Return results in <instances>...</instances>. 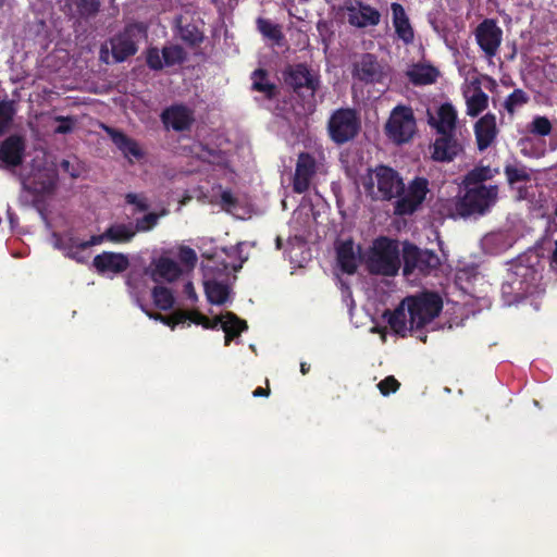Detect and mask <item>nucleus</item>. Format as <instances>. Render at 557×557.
Instances as JSON below:
<instances>
[{
    "instance_id": "dca6fc26",
    "label": "nucleus",
    "mask_w": 557,
    "mask_h": 557,
    "mask_svg": "<svg viewBox=\"0 0 557 557\" xmlns=\"http://www.w3.org/2000/svg\"><path fill=\"white\" fill-rule=\"evenodd\" d=\"M432 148V159L436 162H451L463 150L456 134H437Z\"/></svg>"
},
{
    "instance_id": "49530a36",
    "label": "nucleus",
    "mask_w": 557,
    "mask_h": 557,
    "mask_svg": "<svg viewBox=\"0 0 557 557\" xmlns=\"http://www.w3.org/2000/svg\"><path fill=\"white\" fill-rule=\"evenodd\" d=\"M178 259L181 263H183L189 269H194L198 260L196 251L188 246L180 247Z\"/></svg>"
},
{
    "instance_id": "0e129e2a",
    "label": "nucleus",
    "mask_w": 557,
    "mask_h": 557,
    "mask_svg": "<svg viewBox=\"0 0 557 557\" xmlns=\"http://www.w3.org/2000/svg\"><path fill=\"white\" fill-rule=\"evenodd\" d=\"M554 214H555V216H557V203H556V207L554 209Z\"/></svg>"
},
{
    "instance_id": "20e7f679",
    "label": "nucleus",
    "mask_w": 557,
    "mask_h": 557,
    "mask_svg": "<svg viewBox=\"0 0 557 557\" xmlns=\"http://www.w3.org/2000/svg\"><path fill=\"white\" fill-rule=\"evenodd\" d=\"M409 313L410 331H420L440 315L443 300L435 292H422L403 300Z\"/></svg>"
},
{
    "instance_id": "de8ad7c7",
    "label": "nucleus",
    "mask_w": 557,
    "mask_h": 557,
    "mask_svg": "<svg viewBox=\"0 0 557 557\" xmlns=\"http://www.w3.org/2000/svg\"><path fill=\"white\" fill-rule=\"evenodd\" d=\"M399 387L400 383L393 375L386 376L377 384V388L383 396H388L392 393H396Z\"/></svg>"
},
{
    "instance_id": "1a4fd4ad",
    "label": "nucleus",
    "mask_w": 557,
    "mask_h": 557,
    "mask_svg": "<svg viewBox=\"0 0 557 557\" xmlns=\"http://www.w3.org/2000/svg\"><path fill=\"white\" fill-rule=\"evenodd\" d=\"M359 129L360 122L352 109H338L329 121L330 136L338 145L354 139Z\"/></svg>"
},
{
    "instance_id": "393cba45",
    "label": "nucleus",
    "mask_w": 557,
    "mask_h": 557,
    "mask_svg": "<svg viewBox=\"0 0 557 557\" xmlns=\"http://www.w3.org/2000/svg\"><path fill=\"white\" fill-rule=\"evenodd\" d=\"M409 82L414 86L431 85L436 82L440 72L430 64L417 63L407 71Z\"/></svg>"
},
{
    "instance_id": "864d4df0",
    "label": "nucleus",
    "mask_w": 557,
    "mask_h": 557,
    "mask_svg": "<svg viewBox=\"0 0 557 557\" xmlns=\"http://www.w3.org/2000/svg\"><path fill=\"white\" fill-rule=\"evenodd\" d=\"M126 202L135 205L138 211H146L149 208L148 203L144 200L138 199L137 195L135 194H127Z\"/></svg>"
},
{
    "instance_id": "c03bdc74",
    "label": "nucleus",
    "mask_w": 557,
    "mask_h": 557,
    "mask_svg": "<svg viewBox=\"0 0 557 557\" xmlns=\"http://www.w3.org/2000/svg\"><path fill=\"white\" fill-rule=\"evenodd\" d=\"M14 114V109L11 102H0V136L4 134L9 127Z\"/></svg>"
},
{
    "instance_id": "13d9d810",
    "label": "nucleus",
    "mask_w": 557,
    "mask_h": 557,
    "mask_svg": "<svg viewBox=\"0 0 557 557\" xmlns=\"http://www.w3.org/2000/svg\"><path fill=\"white\" fill-rule=\"evenodd\" d=\"M550 264L554 269L557 270V240L555 242V249L552 253Z\"/></svg>"
},
{
    "instance_id": "cd10ccee",
    "label": "nucleus",
    "mask_w": 557,
    "mask_h": 557,
    "mask_svg": "<svg viewBox=\"0 0 557 557\" xmlns=\"http://www.w3.org/2000/svg\"><path fill=\"white\" fill-rule=\"evenodd\" d=\"M251 89L258 92H262L269 100L276 98L278 90L274 83L268 79V72L264 69H257L251 73Z\"/></svg>"
},
{
    "instance_id": "f257e3e1",
    "label": "nucleus",
    "mask_w": 557,
    "mask_h": 557,
    "mask_svg": "<svg viewBox=\"0 0 557 557\" xmlns=\"http://www.w3.org/2000/svg\"><path fill=\"white\" fill-rule=\"evenodd\" d=\"M362 185L367 195L372 200L391 201L394 203V213L399 216L410 215L416 212L426 198L429 181L417 176L409 182L408 187L400 174L393 168L379 164L369 170Z\"/></svg>"
},
{
    "instance_id": "72a5a7b5",
    "label": "nucleus",
    "mask_w": 557,
    "mask_h": 557,
    "mask_svg": "<svg viewBox=\"0 0 557 557\" xmlns=\"http://www.w3.org/2000/svg\"><path fill=\"white\" fill-rule=\"evenodd\" d=\"M181 39L189 47H198L205 39L203 33L193 23L180 27Z\"/></svg>"
},
{
    "instance_id": "39448f33",
    "label": "nucleus",
    "mask_w": 557,
    "mask_h": 557,
    "mask_svg": "<svg viewBox=\"0 0 557 557\" xmlns=\"http://www.w3.org/2000/svg\"><path fill=\"white\" fill-rule=\"evenodd\" d=\"M283 77L286 86L300 97H314L321 87L320 74L312 71L306 63L286 66Z\"/></svg>"
},
{
    "instance_id": "680f3d73",
    "label": "nucleus",
    "mask_w": 557,
    "mask_h": 557,
    "mask_svg": "<svg viewBox=\"0 0 557 557\" xmlns=\"http://www.w3.org/2000/svg\"><path fill=\"white\" fill-rule=\"evenodd\" d=\"M69 165H70V162H69V161H63V162H62V166H63V168H67Z\"/></svg>"
},
{
    "instance_id": "e433bc0d",
    "label": "nucleus",
    "mask_w": 557,
    "mask_h": 557,
    "mask_svg": "<svg viewBox=\"0 0 557 557\" xmlns=\"http://www.w3.org/2000/svg\"><path fill=\"white\" fill-rule=\"evenodd\" d=\"M553 125L548 117L536 115L528 125V132L534 136L545 137L552 133Z\"/></svg>"
},
{
    "instance_id": "c756f323",
    "label": "nucleus",
    "mask_w": 557,
    "mask_h": 557,
    "mask_svg": "<svg viewBox=\"0 0 557 557\" xmlns=\"http://www.w3.org/2000/svg\"><path fill=\"white\" fill-rule=\"evenodd\" d=\"M407 307L403 305V301L399 304L394 311H386L384 315H387V322L391 329L400 336H406L407 331H410V326H407Z\"/></svg>"
},
{
    "instance_id": "9d476101",
    "label": "nucleus",
    "mask_w": 557,
    "mask_h": 557,
    "mask_svg": "<svg viewBox=\"0 0 557 557\" xmlns=\"http://www.w3.org/2000/svg\"><path fill=\"white\" fill-rule=\"evenodd\" d=\"M385 131L388 138L396 144L409 141L416 131V120L411 109L395 108L385 125Z\"/></svg>"
},
{
    "instance_id": "6ab92c4d",
    "label": "nucleus",
    "mask_w": 557,
    "mask_h": 557,
    "mask_svg": "<svg viewBox=\"0 0 557 557\" xmlns=\"http://www.w3.org/2000/svg\"><path fill=\"white\" fill-rule=\"evenodd\" d=\"M358 8L349 5L346 8L348 13V23L352 26L363 28L367 26H376L380 23V12L361 1H358Z\"/></svg>"
},
{
    "instance_id": "473e14b6",
    "label": "nucleus",
    "mask_w": 557,
    "mask_h": 557,
    "mask_svg": "<svg viewBox=\"0 0 557 557\" xmlns=\"http://www.w3.org/2000/svg\"><path fill=\"white\" fill-rule=\"evenodd\" d=\"M69 5L74 8L75 13L78 17L89 18L97 15L100 10L99 0H67Z\"/></svg>"
},
{
    "instance_id": "a878e982",
    "label": "nucleus",
    "mask_w": 557,
    "mask_h": 557,
    "mask_svg": "<svg viewBox=\"0 0 557 557\" xmlns=\"http://www.w3.org/2000/svg\"><path fill=\"white\" fill-rule=\"evenodd\" d=\"M153 264L152 278L154 281L162 278L168 282H174L183 272L178 263L168 257H160Z\"/></svg>"
},
{
    "instance_id": "f8f14e48",
    "label": "nucleus",
    "mask_w": 557,
    "mask_h": 557,
    "mask_svg": "<svg viewBox=\"0 0 557 557\" xmlns=\"http://www.w3.org/2000/svg\"><path fill=\"white\" fill-rule=\"evenodd\" d=\"M351 75L354 79L363 84H377L383 82L385 71L376 55L362 53L360 58L352 63Z\"/></svg>"
},
{
    "instance_id": "6e6d98bb",
    "label": "nucleus",
    "mask_w": 557,
    "mask_h": 557,
    "mask_svg": "<svg viewBox=\"0 0 557 557\" xmlns=\"http://www.w3.org/2000/svg\"><path fill=\"white\" fill-rule=\"evenodd\" d=\"M184 293L187 296V298L190 299L191 301L197 300V294H196L195 287L191 282H187L184 285Z\"/></svg>"
},
{
    "instance_id": "412c9836",
    "label": "nucleus",
    "mask_w": 557,
    "mask_h": 557,
    "mask_svg": "<svg viewBox=\"0 0 557 557\" xmlns=\"http://www.w3.org/2000/svg\"><path fill=\"white\" fill-rule=\"evenodd\" d=\"M391 10L393 15V25L398 38L406 45L411 44L414 39V32L404 7L398 2H393L391 4Z\"/></svg>"
},
{
    "instance_id": "a211bd4d",
    "label": "nucleus",
    "mask_w": 557,
    "mask_h": 557,
    "mask_svg": "<svg viewBox=\"0 0 557 557\" xmlns=\"http://www.w3.org/2000/svg\"><path fill=\"white\" fill-rule=\"evenodd\" d=\"M498 129L495 114L488 112L474 124L476 146L480 151L486 150L496 139Z\"/></svg>"
},
{
    "instance_id": "37998d69",
    "label": "nucleus",
    "mask_w": 557,
    "mask_h": 557,
    "mask_svg": "<svg viewBox=\"0 0 557 557\" xmlns=\"http://www.w3.org/2000/svg\"><path fill=\"white\" fill-rule=\"evenodd\" d=\"M53 120L59 123L54 128V134L60 135L71 134L77 124V120L74 116L57 115Z\"/></svg>"
},
{
    "instance_id": "f704fd0d",
    "label": "nucleus",
    "mask_w": 557,
    "mask_h": 557,
    "mask_svg": "<svg viewBox=\"0 0 557 557\" xmlns=\"http://www.w3.org/2000/svg\"><path fill=\"white\" fill-rule=\"evenodd\" d=\"M153 304L161 310H170L174 305V296L168 287L154 286L151 292Z\"/></svg>"
},
{
    "instance_id": "4468645a",
    "label": "nucleus",
    "mask_w": 557,
    "mask_h": 557,
    "mask_svg": "<svg viewBox=\"0 0 557 557\" xmlns=\"http://www.w3.org/2000/svg\"><path fill=\"white\" fill-rule=\"evenodd\" d=\"M317 172V162L309 152L298 154L295 174L293 178V190L296 194L306 193L311 184V180Z\"/></svg>"
},
{
    "instance_id": "79ce46f5",
    "label": "nucleus",
    "mask_w": 557,
    "mask_h": 557,
    "mask_svg": "<svg viewBox=\"0 0 557 557\" xmlns=\"http://www.w3.org/2000/svg\"><path fill=\"white\" fill-rule=\"evenodd\" d=\"M148 315L154 320L161 321L165 325L170 326L172 330H174L175 326L178 324L186 323V318H187L186 314L182 313V310L175 311L171 315H162L161 313H154V314H148Z\"/></svg>"
},
{
    "instance_id": "423d86ee",
    "label": "nucleus",
    "mask_w": 557,
    "mask_h": 557,
    "mask_svg": "<svg viewBox=\"0 0 557 557\" xmlns=\"http://www.w3.org/2000/svg\"><path fill=\"white\" fill-rule=\"evenodd\" d=\"M536 272L533 268L516 264L502 284V294L508 304L519 302L532 293Z\"/></svg>"
},
{
    "instance_id": "b1692460",
    "label": "nucleus",
    "mask_w": 557,
    "mask_h": 557,
    "mask_svg": "<svg viewBox=\"0 0 557 557\" xmlns=\"http://www.w3.org/2000/svg\"><path fill=\"white\" fill-rule=\"evenodd\" d=\"M106 131L113 144L123 152L125 157H134L137 160L144 157V152L135 139L128 137L123 132L115 128L107 127Z\"/></svg>"
},
{
    "instance_id": "58836bf2",
    "label": "nucleus",
    "mask_w": 557,
    "mask_h": 557,
    "mask_svg": "<svg viewBox=\"0 0 557 557\" xmlns=\"http://www.w3.org/2000/svg\"><path fill=\"white\" fill-rule=\"evenodd\" d=\"M529 100L530 98L528 94L524 90L517 88L508 95L504 102V108L508 113L513 114L517 108L528 103Z\"/></svg>"
},
{
    "instance_id": "a18cd8bd",
    "label": "nucleus",
    "mask_w": 557,
    "mask_h": 557,
    "mask_svg": "<svg viewBox=\"0 0 557 557\" xmlns=\"http://www.w3.org/2000/svg\"><path fill=\"white\" fill-rule=\"evenodd\" d=\"M146 62L149 69L153 71H160L164 67V61L162 54L158 48L152 47L147 50Z\"/></svg>"
},
{
    "instance_id": "bf43d9fd",
    "label": "nucleus",
    "mask_w": 557,
    "mask_h": 557,
    "mask_svg": "<svg viewBox=\"0 0 557 557\" xmlns=\"http://www.w3.org/2000/svg\"><path fill=\"white\" fill-rule=\"evenodd\" d=\"M310 371V364L307 362L300 363V372L301 374L306 375Z\"/></svg>"
},
{
    "instance_id": "7ed1b4c3",
    "label": "nucleus",
    "mask_w": 557,
    "mask_h": 557,
    "mask_svg": "<svg viewBox=\"0 0 557 557\" xmlns=\"http://www.w3.org/2000/svg\"><path fill=\"white\" fill-rule=\"evenodd\" d=\"M497 198V185L469 186L466 187L463 196L454 201V211L462 218L484 215L496 203Z\"/></svg>"
},
{
    "instance_id": "c9c22d12",
    "label": "nucleus",
    "mask_w": 557,
    "mask_h": 557,
    "mask_svg": "<svg viewBox=\"0 0 557 557\" xmlns=\"http://www.w3.org/2000/svg\"><path fill=\"white\" fill-rule=\"evenodd\" d=\"M504 173L509 185H515L521 182L527 183L531 181V174L528 168L524 165L518 166L515 164H506L504 168Z\"/></svg>"
},
{
    "instance_id": "4c0bfd02",
    "label": "nucleus",
    "mask_w": 557,
    "mask_h": 557,
    "mask_svg": "<svg viewBox=\"0 0 557 557\" xmlns=\"http://www.w3.org/2000/svg\"><path fill=\"white\" fill-rule=\"evenodd\" d=\"M162 58L165 66L181 64L186 59V53L181 46H170L162 49Z\"/></svg>"
},
{
    "instance_id": "8fccbe9b",
    "label": "nucleus",
    "mask_w": 557,
    "mask_h": 557,
    "mask_svg": "<svg viewBox=\"0 0 557 557\" xmlns=\"http://www.w3.org/2000/svg\"><path fill=\"white\" fill-rule=\"evenodd\" d=\"M82 243L81 240H78L77 238L75 237H69L65 243H62V247L67 250L66 255L72 258V259H75L77 261H83V259L79 257V252L83 251L84 249L82 248H78L76 246H72V244H79Z\"/></svg>"
},
{
    "instance_id": "4be33fe9",
    "label": "nucleus",
    "mask_w": 557,
    "mask_h": 557,
    "mask_svg": "<svg viewBox=\"0 0 557 557\" xmlns=\"http://www.w3.org/2000/svg\"><path fill=\"white\" fill-rule=\"evenodd\" d=\"M436 129V134H456L457 111L449 102L441 104L437 110V119L430 122Z\"/></svg>"
},
{
    "instance_id": "3c124183",
    "label": "nucleus",
    "mask_w": 557,
    "mask_h": 557,
    "mask_svg": "<svg viewBox=\"0 0 557 557\" xmlns=\"http://www.w3.org/2000/svg\"><path fill=\"white\" fill-rule=\"evenodd\" d=\"M237 199L231 190H223L221 194V203L223 207L230 209L237 206Z\"/></svg>"
},
{
    "instance_id": "052dcab7",
    "label": "nucleus",
    "mask_w": 557,
    "mask_h": 557,
    "mask_svg": "<svg viewBox=\"0 0 557 557\" xmlns=\"http://www.w3.org/2000/svg\"><path fill=\"white\" fill-rule=\"evenodd\" d=\"M282 246V239L280 237L276 238V247L280 249Z\"/></svg>"
},
{
    "instance_id": "603ef678",
    "label": "nucleus",
    "mask_w": 557,
    "mask_h": 557,
    "mask_svg": "<svg viewBox=\"0 0 557 557\" xmlns=\"http://www.w3.org/2000/svg\"><path fill=\"white\" fill-rule=\"evenodd\" d=\"M183 314H186V322H193L195 324L201 325L203 321H207V317L197 310L191 311H182Z\"/></svg>"
},
{
    "instance_id": "aec40b11",
    "label": "nucleus",
    "mask_w": 557,
    "mask_h": 557,
    "mask_svg": "<svg viewBox=\"0 0 557 557\" xmlns=\"http://www.w3.org/2000/svg\"><path fill=\"white\" fill-rule=\"evenodd\" d=\"M92 265L100 274L108 272L122 273L128 268L129 261L123 253L103 251L94 258Z\"/></svg>"
},
{
    "instance_id": "69168bd1",
    "label": "nucleus",
    "mask_w": 557,
    "mask_h": 557,
    "mask_svg": "<svg viewBox=\"0 0 557 557\" xmlns=\"http://www.w3.org/2000/svg\"><path fill=\"white\" fill-rule=\"evenodd\" d=\"M4 4V0H0V8H2Z\"/></svg>"
},
{
    "instance_id": "2eb2a0df",
    "label": "nucleus",
    "mask_w": 557,
    "mask_h": 557,
    "mask_svg": "<svg viewBox=\"0 0 557 557\" xmlns=\"http://www.w3.org/2000/svg\"><path fill=\"white\" fill-rule=\"evenodd\" d=\"M25 140L18 135H11L0 145V168L14 169L23 163Z\"/></svg>"
},
{
    "instance_id": "5701e85b",
    "label": "nucleus",
    "mask_w": 557,
    "mask_h": 557,
    "mask_svg": "<svg viewBox=\"0 0 557 557\" xmlns=\"http://www.w3.org/2000/svg\"><path fill=\"white\" fill-rule=\"evenodd\" d=\"M336 259L344 273L354 274L357 271L359 258L355 251L352 239L344 240L337 245Z\"/></svg>"
},
{
    "instance_id": "f03ea898",
    "label": "nucleus",
    "mask_w": 557,
    "mask_h": 557,
    "mask_svg": "<svg viewBox=\"0 0 557 557\" xmlns=\"http://www.w3.org/2000/svg\"><path fill=\"white\" fill-rule=\"evenodd\" d=\"M401 265L398 242L387 236L375 238L369 249L367 269L371 274L394 276Z\"/></svg>"
},
{
    "instance_id": "6e6552de",
    "label": "nucleus",
    "mask_w": 557,
    "mask_h": 557,
    "mask_svg": "<svg viewBox=\"0 0 557 557\" xmlns=\"http://www.w3.org/2000/svg\"><path fill=\"white\" fill-rule=\"evenodd\" d=\"M147 37V27L144 23L127 24L124 29L111 38L112 55L116 62H124L138 51V42Z\"/></svg>"
},
{
    "instance_id": "4d7b16f0",
    "label": "nucleus",
    "mask_w": 557,
    "mask_h": 557,
    "mask_svg": "<svg viewBox=\"0 0 557 557\" xmlns=\"http://www.w3.org/2000/svg\"><path fill=\"white\" fill-rule=\"evenodd\" d=\"M269 394H270V389L268 387L267 388L257 387L252 392L253 397H267V396H269Z\"/></svg>"
},
{
    "instance_id": "09e8293b",
    "label": "nucleus",
    "mask_w": 557,
    "mask_h": 557,
    "mask_svg": "<svg viewBox=\"0 0 557 557\" xmlns=\"http://www.w3.org/2000/svg\"><path fill=\"white\" fill-rule=\"evenodd\" d=\"M258 29L262 35L272 39H276L280 36L277 26L264 18H258Z\"/></svg>"
},
{
    "instance_id": "7c9ffc66",
    "label": "nucleus",
    "mask_w": 557,
    "mask_h": 557,
    "mask_svg": "<svg viewBox=\"0 0 557 557\" xmlns=\"http://www.w3.org/2000/svg\"><path fill=\"white\" fill-rule=\"evenodd\" d=\"M205 293L210 304L223 305L228 298L230 289L224 283L209 280L205 282Z\"/></svg>"
},
{
    "instance_id": "a19ab883",
    "label": "nucleus",
    "mask_w": 557,
    "mask_h": 557,
    "mask_svg": "<svg viewBox=\"0 0 557 557\" xmlns=\"http://www.w3.org/2000/svg\"><path fill=\"white\" fill-rule=\"evenodd\" d=\"M165 213V210H162L160 213L150 212L145 214L143 218L137 219L134 226L135 232L137 233L151 231L158 224L159 219Z\"/></svg>"
},
{
    "instance_id": "ea45409f",
    "label": "nucleus",
    "mask_w": 557,
    "mask_h": 557,
    "mask_svg": "<svg viewBox=\"0 0 557 557\" xmlns=\"http://www.w3.org/2000/svg\"><path fill=\"white\" fill-rule=\"evenodd\" d=\"M23 188L32 194H48L51 193L54 188V183L52 181H41L40 176H35L33 182L27 183L23 181Z\"/></svg>"
},
{
    "instance_id": "f3484780",
    "label": "nucleus",
    "mask_w": 557,
    "mask_h": 557,
    "mask_svg": "<svg viewBox=\"0 0 557 557\" xmlns=\"http://www.w3.org/2000/svg\"><path fill=\"white\" fill-rule=\"evenodd\" d=\"M161 121L166 127L184 132L191 127L195 117L194 112L186 106L173 104L163 110Z\"/></svg>"
},
{
    "instance_id": "2f4dec72",
    "label": "nucleus",
    "mask_w": 557,
    "mask_h": 557,
    "mask_svg": "<svg viewBox=\"0 0 557 557\" xmlns=\"http://www.w3.org/2000/svg\"><path fill=\"white\" fill-rule=\"evenodd\" d=\"M488 104V96L478 85L473 89V94L467 97V114L474 117L483 112Z\"/></svg>"
},
{
    "instance_id": "5fc2aeb1",
    "label": "nucleus",
    "mask_w": 557,
    "mask_h": 557,
    "mask_svg": "<svg viewBox=\"0 0 557 557\" xmlns=\"http://www.w3.org/2000/svg\"><path fill=\"white\" fill-rule=\"evenodd\" d=\"M222 322V315L221 317H215L214 319L210 320L208 317H207V321H203L202 322V327L207 329V330H214L216 329Z\"/></svg>"
},
{
    "instance_id": "c85d7f7f",
    "label": "nucleus",
    "mask_w": 557,
    "mask_h": 557,
    "mask_svg": "<svg viewBox=\"0 0 557 557\" xmlns=\"http://www.w3.org/2000/svg\"><path fill=\"white\" fill-rule=\"evenodd\" d=\"M497 174H499L498 169H492L488 165H476L466 174L463 184L466 187L484 185L483 182L492 180Z\"/></svg>"
},
{
    "instance_id": "9b49d317",
    "label": "nucleus",
    "mask_w": 557,
    "mask_h": 557,
    "mask_svg": "<svg viewBox=\"0 0 557 557\" xmlns=\"http://www.w3.org/2000/svg\"><path fill=\"white\" fill-rule=\"evenodd\" d=\"M474 36L485 57L493 58L497 54L503 40V29L494 18H484L476 26Z\"/></svg>"
},
{
    "instance_id": "0eeeda50",
    "label": "nucleus",
    "mask_w": 557,
    "mask_h": 557,
    "mask_svg": "<svg viewBox=\"0 0 557 557\" xmlns=\"http://www.w3.org/2000/svg\"><path fill=\"white\" fill-rule=\"evenodd\" d=\"M404 275L419 273L430 275L441 265L440 257L430 249H421L414 244L406 242L403 246Z\"/></svg>"
},
{
    "instance_id": "bb28decb",
    "label": "nucleus",
    "mask_w": 557,
    "mask_h": 557,
    "mask_svg": "<svg viewBox=\"0 0 557 557\" xmlns=\"http://www.w3.org/2000/svg\"><path fill=\"white\" fill-rule=\"evenodd\" d=\"M221 327L225 333V345L227 346L231 341L248 329V324L245 320L239 319L234 312L227 311L222 315Z\"/></svg>"
},
{
    "instance_id": "ddd939ff",
    "label": "nucleus",
    "mask_w": 557,
    "mask_h": 557,
    "mask_svg": "<svg viewBox=\"0 0 557 557\" xmlns=\"http://www.w3.org/2000/svg\"><path fill=\"white\" fill-rule=\"evenodd\" d=\"M136 235L135 228L132 223L129 224H113L109 226L104 233L100 235H92L90 239L83 240L79 244H72L82 249H87L91 246L100 245L104 240L112 243H128Z\"/></svg>"
},
{
    "instance_id": "e2e57ef3",
    "label": "nucleus",
    "mask_w": 557,
    "mask_h": 557,
    "mask_svg": "<svg viewBox=\"0 0 557 557\" xmlns=\"http://www.w3.org/2000/svg\"><path fill=\"white\" fill-rule=\"evenodd\" d=\"M233 269H234V271H238L239 269H242V263H239L238 265H235Z\"/></svg>"
}]
</instances>
